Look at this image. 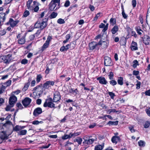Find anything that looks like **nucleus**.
Listing matches in <instances>:
<instances>
[{
	"label": "nucleus",
	"mask_w": 150,
	"mask_h": 150,
	"mask_svg": "<svg viewBox=\"0 0 150 150\" xmlns=\"http://www.w3.org/2000/svg\"><path fill=\"white\" fill-rule=\"evenodd\" d=\"M12 54H9L6 55L0 56V62H3L4 63H9L11 61L10 58Z\"/></svg>",
	"instance_id": "obj_1"
},
{
	"label": "nucleus",
	"mask_w": 150,
	"mask_h": 150,
	"mask_svg": "<svg viewBox=\"0 0 150 150\" xmlns=\"http://www.w3.org/2000/svg\"><path fill=\"white\" fill-rule=\"evenodd\" d=\"M53 99L51 98L47 99L44 103L43 106L45 107H48L49 108H55V104L52 102Z\"/></svg>",
	"instance_id": "obj_2"
},
{
	"label": "nucleus",
	"mask_w": 150,
	"mask_h": 150,
	"mask_svg": "<svg viewBox=\"0 0 150 150\" xmlns=\"http://www.w3.org/2000/svg\"><path fill=\"white\" fill-rule=\"evenodd\" d=\"M51 39V37L50 36H48V37L45 42L44 44L43 45L42 47L41 50L42 52H43L46 48L48 47L49 45Z\"/></svg>",
	"instance_id": "obj_3"
},
{
	"label": "nucleus",
	"mask_w": 150,
	"mask_h": 150,
	"mask_svg": "<svg viewBox=\"0 0 150 150\" xmlns=\"http://www.w3.org/2000/svg\"><path fill=\"white\" fill-rule=\"evenodd\" d=\"M17 100V98L14 95L11 96L9 99V104L11 107L13 106L14 104Z\"/></svg>",
	"instance_id": "obj_4"
},
{
	"label": "nucleus",
	"mask_w": 150,
	"mask_h": 150,
	"mask_svg": "<svg viewBox=\"0 0 150 150\" xmlns=\"http://www.w3.org/2000/svg\"><path fill=\"white\" fill-rule=\"evenodd\" d=\"M31 101V99L29 98L26 97L22 101V103L25 107L26 108L29 105Z\"/></svg>",
	"instance_id": "obj_5"
},
{
	"label": "nucleus",
	"mask_w": 150,
	"mask_h": 150,
	"mask_svg": "<svg viewBox=\"0 0 150 150\" xmlns=\"http://www.w3.org/2000/svg\"><path fill=\"white\" fill-rule=\"evenodd\" d=\"M104 64L105 66H111L112 65V62L110 57H105L104 58Z\"/></svg>",
	"instance_id": "obj_6"
},
{
	"label": "nucleus",
	"mask_w": 150,
	"mask_h": 150,
	"mask_svg": "<svg viewBox=\"0 0 150 150\" xmlns=\"http://www.w3.org/2000/svg\"><path fill=\"white\" fill-rule=\"evenodd\" d=\"M19 23V21L18 20H14L12 18H10L9 21L6 23V24H10L12 28L14 27Z\"/></svg>",
	"instance_id": "obj_7"
},
{
	"label": "nucleus",
	"mask_w": 150,
	"mask_h": 150,
	"mask_svg": "<svg viewBox=\"0 0 150 150\" xmlns=\"http://www.w3.org/2000/svg\"><path fill=\"white\" fill-rule=\"evenodd\" d=\"M49 8L50 10L51 11H55L58 9L59 7V6H58L57 4H54L50 2L49 4Z\"/></svg>",
	"instance_id": "obj_8"
},
{
	"label": "nucleus",
	"mask_w": 150,
	"mask_h": 150,
	"mask_svg": "<svg viewBox=\"0 0 150 150\" xmlns=\"http://www.w3.org/2000/svg\"><path fill=\"white\" fill-rule=\"evenodd\" d=\"M48 20V18H45L43 20L41 23H40V28L41 30H43L47 26Z\"/></svg>",
	"instance_id": "obj_9"
},
{
	"label": "nucleus",
	"mask_w": 150,
	"mask_h": 150,
	"mask_svg": "<svg viewBox=\"0 0 150 150\" xmlns=\"http://www.w3.org/2000/svg\"><path fill=\"white\" fill-rule=\"evenodd\" d=\"M54 82L52 81H47L43 85V87L48 88L51 86H53L54 84Z\"/></svg>",
	"instance_id": "obj_10"
},
{
	"label": "nucleus",
	"mask_w": 150,
	"mask_h": 150,
	"mask_svg": "<svg viewBox=\"0 0 150 150\" xmlns=\"http://www.w3.org/2000/svg\"><path fill=\"white\" fill-rule=\"evenodd\" d=\"M60 96L59 92H56L54 94L53 102H57L60 99Z\"/></svg>",
	"instance_id": "obj_11"
},
{
	"label": "nucleus",
	"mask_w": 150,
	"mask_h": 150,
	"mask_svg": "<svg viewBox=\"0 0 150 150\" xmlns=\"http://www.w3.org/2000/svg\"><path fill=\"white\" fill-rule=\"evenodd\" d=\"M143 42L145 45L150 44V37L147 35H145L142 38Z\"/></svg>",
	"instance_id": "obj_12"
},
{
	"label": "nucleus",
	"mask_w": 150,
	"mask_h": 150,
	"mask_svg": "<svg viewBox=\"0 0 150 150\" xmlns=\"http://www.w3.org/2000/svg\"><path fill=\"white\" fill-rule=\"evenodd\" d=\"M98 44V45H100L101 46V47L103 48H105L107 47V42L105 41H103L102 40H100Z\"/></svg>",
	"instance_id": "obj_13"
},
{
	"label": "nucleus",
	"mask_w": 150,
	"mask_h": 150,
	"mask_svg": "<svg viewBox=\"0 0 150 150\" xmlns=\"http://www.w3.org/2000/svg\"><path fill=\"white\" fill-rule=\"evenodd\" d=\"M98 45V43L95 42H92L89 44V47L90 50H93L95 49L97 46Z\"/></svg>",
	"instance_id": "obj_14"
},
{
	"label": "nucleus",
	"mask_w": 150,
	"mask_h": 150,
	"mask_svg": "<svg viewBox=\"0 0 150 150\" xmlns=\"http://www.w3.org/2000/svg\"><path fill=\"white\" fill-rule=\"evenodd\" d=\"M42 112V109L40 108H38L34 110L33 114L34 116H36L41 114Z\"/></svg>",
	"instance_id": "obj_15"
},
{
	"label": "nucleus",
	"mask_w": 150,
	"mask_h": 150,
	"mask_svg": "<svg viewBox=\"0 0 150 150\" xmlns=\"http://www.w3.org/2000/svg\"><path fill=\"white\" fill-rule=\"evenodd\" d=\"M9 135L6 134V132L4 131L0 132V138L3 140L7 139Z\"/></svg>",
	"instance_id": "obj_16"
},
{
	"label": "nucleus",
	"mask_w": 150,
	"mask_h": 150,
	"mask_svg": "<svg viewBox=\"0 0 150 150\" xmlns=\"http://www.w3.org/2000/svg\"><path fill=\"white\" fill-rule=\"evenodd\" d=\"M97 80L99 81V83L102 84H106L107 82L104 77H99L97 79Z\"/></svg>",
	"instance_id": "obj_17"
},
{
	"label": "nucleus",
	"mask_w": 150,
	"mask_h": 150,
	"mask_svg": "<svg viewBox=\"0 0 150 150\" xmlns=\"http://www.w3.org/2000/svg\"><path fill=\"white\" fill-rule=\"evenodd\" d=\"M130 48L132 50H137L138 49V47L137 42L132 41L131 44Z\"/></svg>",
	"instance_id": "obj_18"
},
{
	"label": "nucleus",
	"mask_w": 150,
	"mask_h": 150,
	"mask_svg": "<svg viewBox=\"0 0 150 150\" xmlns=\"http://www.w3.org/2000/svg\"><path fill=\"white\" fill-rule=\"evenodd\" d=\"M96 140V139L93 138L89 139H86L84 140L85 141L83 143L88 145H90L92 144L94 142V141Z\"/></svg>",
	"instance_id": "obj_19"
},
{
	"label": "nucleus",
	"mask_w": 150,
	"mask_h": 150,
	"mask_svg": "<svg viewBox=\"0 0 150 150\" xmlns=\"http://www.w3.org/2000/svg\"><path fill=\"white\" fill-rule=\"evenodd\" d=\"M11 114H9L8 116L5 119L7 120L6 122L4 125V126H6L7 125H11L12 124V123L10 121H8L11 118Z\"/></svg>",
	"instance_id": "obj_20"
},
{
	"label": "nucleus",
	"mask_w": 150,
	"mask_h": 150,
	"mask_svg": "<svg viewBox=\"0 0 150 150\" xmlns=\"http://www.w3.org/2000/svg\"><path fill=\"white\" fill-rule=\"evenodd\" d=\"M120 140V138L118 136H113L111 139V141L113 143L117 144Z\"/></svg>",
	"instance_id": "obj_21"
},
{
	"label": "nucleus",
	"mask_w": 150,
	"mask_h": 150,
	"mask_svg": "<svg viewBox=\"0 0 150 150\" xmlns=\"http://www.w3.org/2000/svg\"><path fill=\"white\" fill-rule=\"evenodd\" d=\"M32 2V0H29L27 2L26 4L27 8L29 10H32L33 9V7L30 6Z\"/></svg>",
	"instance_id": "obj_22"
},
{
	"label": "nucleus",
	"mask_w": 150,
	"mask_h": 150,
	"mask_svg": "<svg viewBox=\"0 0 150 150\" xmlns=\"http://www.w3.org/2000/svg\"><path fill=\"white\" fill-rule=\"evenodd\" d=\"M25 127V126H21L17 125L15 127H13V129L14 131L18 132L23 129Z\"/></svg>",
	"instance_id": "obj_23"
},
{
	"label": "nucleus",
	"mask_w": 150,
	"mask_h": 150,
	"mask_svg": "<svg viewBox=\"0 0 150 150\" xmlns=\"http://www.w3.org/2000/svg\"><path fill=\"white\" fill-rule=\"evenodd\" d=\"M78 92V91L77 89H75L74 90L73 88H71L69 89V92L71 94H72L74 96H76Z\"/></svg>",
	"instance_id": "obj_24"
},
{
	"label": "nucleus",
	"mask_w": 150,
	"mask_h": 150,
	"mask_svg": "<svg viewBox=\"0 0 150 150\" xmlns=\"http://www.w3.org/2000/svg\"><path fill=\"white\" fill-rule=\"evenodd\" d=\"M33 90L35 91L37 90L38 92H39L41 93H42L43 91V88L40 86H38L35 87Z\"/></svg>",
	"instance_id": "obj_25"
},
{
	"label": "nucleus",
	"mask_w": 150,
	"mask_h": 150,
	"mask_svg": "<svg viewBox=\"0 0 150 150\" xmlns=\"http://www.w3.org/2000/svg\"><path fill=\"white\" fill-rule=\"evenodd\" d=\"M18 43L21 45H23L24 44L25 42V40L24 37H23L21 38H18Z\"/></svg>",
	"instance_id": "obj_26"
},
{
	"label": "nucleus",
	"mask_w": 150,
	"mask_h": 150,
	"mask_svg": "<svg viewBox=\"0 0 150 150\" xmlns=\"http://www.w3.org/2000/svg\"><path fill=\"white\" fill-rule=\"evenodd\" d=\"M104 147V145L103 144L102 145H96L95 147L94 150H102Z\"/></svg>",
	"instance_id": "obj_27"
},
{
	"label": "nucleus",
	"mask_w": 150,
	"mask_h": 150,
	"mask_svg": "<svg viewBox=\"0 0 150 150\" xmlns=\"http://www.w3.org/2000/svg\"><path fill=\"white\" fill-rule=\"evenodd\" d=\"M5 13H0V20H1L2 21L4 22L5 19Z\"/></svg>",
	"instance_id": "obj_28"
},
{
	"label": "nucleus",
	"mask_w": 150,
	"mask_h": 150,
	"mask_svg": "<svg viewBox=\"0 0 150 150\" xmlns=\"http://www.w3.org/2000/svg\"><path fill=\"white\" fill-rule=\"evenodd\" d=\"M118 27L117 26H114L112 28L111 32L113 34H115L118 30Z\"/></svg>",
	"instance_id": "obj_29"
},
{
	"label": "nucleus",
	"mask_w": 150,
	"mask_h": 150,
	"mask_svg": "<svg viewBox=\"0 0 150 150\" xmlns=\"http://www.w3.org/2000/svg\"><path fill=\"white\" fill-rule=\"evenodd\" d=\"M123 79L121 77H120L118 78L117 82L120 85H122L123 84Z\"/></svg>",
	"instance_id": "obj_30"
},
{
	"label": "nucleus",
	"mask_w": 150,
	"mask_h": 150,
	"mask_svg": "<svg viewBox=\"0 0 150 150\" xmlns=\"http://www.w3.org/2000/svg\"><path fill=\"white\" fill-rule=\"evenodd\" d=\"M57 15V13L55 12H52L51 14L50 15V18L51 19L53 18H56Z\"/></svg>",
	"instance_id": "obj_31"
},
{
	"label": "nucleus",
	"mask_w": 150,
	"mask_h": 150,
	"mask_svg": "<svg viewBox=\"0 0 150 150\" xmlns=\"http://www.w3.org/2000/svg\"><path fill=\"white\" fill-rule=\"evenodd\" d=\"M30 84V83L29 82L26 83L25 84L24 87L23 88L22 90L24 91H25L27 90L28 89Z\"/></svg>",
	"instance_id": "obj_32"
},
{
	"label": "nucleus",
	"mask_w": 150,
	"mask_h": 150,
	"mask_svg": "<svg viewBox=\"0 0 150 150\" xmlns=\"http://www.w3.org/2000/svg\"><path fill=\"white\" fill-rule=\"evenodd\" d=\"M118 123V121L112 122L109 121L108 123V124L109 125H117Z\"/></svg>",
	"instance_id": "obj_33"
},
{
	"label": "nucleus",
	"mask_w": 150,
	"mask_h": 150,
	"mask_svg": "<svg viewBox=\"0 0 150 150\" xmlns=\"http://www.w3.org/2000/svg\"><path fill=\"white\" fill-rule=\"evenodd\" d=\"M150 125V122L148 121L145 122L144 124V127L145 128H148L149 127Z\"/></svg>",
	"instance_id": "obj_34"
},
{
	"label": "nucleus",
	"mask_w": 150,
	"mask_h": 150,
	"mask_svg": "<svg viewBox=\"0 0 150 150\" xmlns=\"http://www.w3.org/2000/svg\"><path fill=\"white\" fill-rule=\"evenodd\" d=\"M6 86L2 85L0 88V94H1L3 93L6 89Z\"/></svg>",
	"instance_id": "obj_35"
},
{
	"label": "nucleus",
	"mask_w": 150,
	"mask_h": 150,
	"mask_svg": "<svg viewBox=\"0 0 150 150\" xmlns=\"http://www.w3.org/2000/svg\"><path fill=\"white\" fill-rule=\"evenodd\" d=\"M27 132V131L26 130H21L18 133V134L19 135H25L26 134Z\"/></svg>",
	"instance_id": "obj_36"
},
{
	"label": "nucleus",
	"mask_w": 150,
	"mask_h": 150,
	"mask_svg": "<svg viewBox=\"0 0 150 150\" xmlns=\"http://www.w3.org/2000/svg\"><path fill=\"white\" fill-rule=\"evenodd\" d=\"M60 0H52L51 2L55 4H57L58 6H60Z\"/></svg>",
	"instance_id": "obj_37"
},
{
	"label": "nucleus",
	"mask_w": 150,
	"mask_h": 150,
	"mask_svg": "<svg viewBox=\"0 0 150 150\" xmlns=\"http://www.w3.org/2000/svg\"><path fill=\"white\" fill-rule=\"evenodd\" d=\"M122 16L124 18H126L127 17V16L126 15V14L125 13V12H124V8L123 6H122Z\"/></svg>",
	"instance_id": "obj_38"
},
{
	"label": "nucleus",
	"mask_w": 150,
	"mask_h": 150,
	"mask_svg": "<svg viewBox=\"0 0 150 150\" xmlns=\"http://www.w3.org/2000/svg\"><path fill=\"white\" fill-rule=\"evenodd\" d=\"M139 145L140 146H144L145 144V142L144 141L142 140H140L138 142Z\"/></svg>",
	"instance_id": "obj_39"
},
{
	"label": "nucleus",
	"mask_w": 150,
	"mask_h": 150,
	"mask_svg": "<svg viewBox=\"0 0 150 150\" xmlns=\"http://www.w3.org/2000/svg\"><path fill=\"white\" fill-rule=\"evenodd\" d=\"M70 136V134L69 135L65 134L62 137V138L63 139H67L70 138L71 137Z\"/></svg>",
	"instance_id": "obj_40"
},
{
	"label": "nucleus",
	"mask_w": 150,
	"mask_h": 150,
	"mask_svg": "<svg viewBox=\"0 0 150 150\" xmlns=\"http://www.w3.org/2000/svg\"><path fill=\"white\" fill-rule=\"evenodd\" d=\"M133 67L134 68L136 67L137 65H139L138 62L137 60H134L133 62Z\"/></svg>",
	"instance_id": "obj_41"
},
{
	"label": "nucleus",
	"mask_w": 150,
	"mask_h": 150,
	"mask_svg": "<svg viewBox=\"0 0 150 150\" xmlns=\"http://www.w3.org/2000/svg\"><path fill=\"white\" fill-rule=\"evenodd\" d=\"M57 22L60 24H63L65 23V21L64 19L59 18L57 20Z\"/></svg>",
	"instance_id": "obj_42"
},
{
	"label": "nucleus",
	"mask_w": 150,
	"mask_h": 150,
	"mask_svg": "<svg viewBox=\"0 0 150 150\" xmlns=\"http://www.w3.org/2000/svg\"><path fill=\"white\" fill-rule=\"evenodd\" d=\"M117 112L118 111H116V110L115 109H111L108 110L107 111V113H108L109 114H110L112 112Z\"/></svg>",
	"instance_id": "obj_43"
},
{
	"label": "nucleus",
	"mask_w": 150,
	"mask_h": 150,
	"mask_svg": "<svg viewBox=\"0 0 150 150\" xmlns=\"http://www.w3.org/2000/svg\"><path fill=\"white\" fill-rule=\"evenodd\" d=\"M30 14L29 12L27 10L25 11L23 14V16L24 17H26Z\"/></svg>",
	"instance_id": "obj_44"
},
{
	"label": "nucleus",
	"mask_w": 150,
	"mask_h": 150,
	"mask_svg": "<svg viewBox=\"0 0 150 150\" xmlns=\"http://www.w3.org/2000/svg\"><path fill=\"white\" fill-rule=\"evenodd\" d=\"M80 132H75L74 133H70L71 136V137H74L80 134Z\"/></svg>",
	"instance_id": "obj_45"
},
{
	"label": "nucleus",
	"mask_w": 150,
	"mask_h": 150,
	"mask_svg": "<svg viewBox=\"0 0 150 150\" xmlns=\"http://www.w3.org/2000/svg\"><path fill=\"white\" fill-rule=\"evenodd\" d=\"M110 22L112 25L115 24L116 23L115 19L113 18H111L110 20Z\"/></svg>",
	"instance_id": "obj_46"
},
{
	"label": "nucleus",
	"mask_w": 150,
	"mask_h": 150,
	"mask_svg": "<svg viewBox=\"0 0 150 150\" xmlns=\"http://www.w3.org/2000/svg\"><path fill=\"white\" fill-rule=\"evenodd\" d=\"M16 106L19 109H22L23 108V106L20 103H18L16 104Z\"/></svg>",
	"instance_id": "obj_47"
},
{
	"label": "nucleus",
	"mask_w": 150,
	"mask_h": 150,
	"mask_svg": "<svg viewBox=\"0 0 150 150\" xmlns=\"http://www.w3.org/2000/svg\"><path fill=\"white\" fill-rule=\"evenodd\" d=\"M109 78L110 80H112L113 79L114 74L112 72H110L108 75Z\"/></svg>",
	"instance_id": "obj_48"
},
{
	"label": "nucleus",
	"mask_w": 150,
	"mask_h": 150,
	"mask_svg": "<svg viewBox=\"0 0 150 150\" xmlns=\"http://www.w3.org/2000/svg\"><path fill=\"white\" fill-rule=\"evenodd\" d=\"M42 78V76L40 75H38L37 76V78H36V81L38 83L39 82L40 80Z\"/></svg>",
	"instance_id": "obj_49"
},
{
	"label": "nucleus",
	"mask_w": 150,
	"mask_h": 150,
	"mask_svg": "<svg viewBox=\"0 0 150 150\" xmlns=\"http://www.w3.org/2000/svg\"><path fill=\"white\" fill-rule=\"evenodd\" d=\"M76 141L79 144H81L82 139L81 138H78L75 139Z\"/></svg>",
	"instance_id": "obj_50"
},
{
	"label": "nucleus",
	"mask_w": 150,
	"mask_h": 150,
	"mask_svg": "<svg viewBox=\"0 0 150 150\" xmlns=\"http://www.w3.org/2000/svg\"><path fill=\"white\" fill-rule=\"evenodd\" d=\"M110 84L114 86L117 84V82L115 80H111L110 81Z\"/></svg>",
	"instance_id": "obj_51"
},
{
	"label": "nucleus",
	"mask_w": 150,
	"mask_h": 150,
	"mask_svg": "<svg viewBox=\"0 0 150 150\" xmlns=\"http://www.w3.org/2000/svg\"><path fill=\"white\" fill-rule=\"evenodd\" d=\"M34 28H40V22L37 21L35 24Z\"/></svg>",
	"instance_id": "obj_52"
},
{
	"label": "nucleus",
	"mask_w": 150,
	"mask_h": 150,
	"mask_svg": "<svg viewBox=\"0 0 150 150\" xmlns=\"http://www.w3.org/2000/svg\"><path fill=\"white\" fill-rule=\"evenodd\" d=\"M108 94L109 96H110L111 99H113L114 98V97L115 96L114 93H113L112 92H109Z\"/></svg>",
	"instance_id": "obj_53"
},
{
	"label": "nucleus",
	"mask_w": 150,
	"mask_h": 150,
	"mask_svg": "<svg viewBox=\"0 0 150 150\" xmlns=\"http://www.w3.org/2000/svg\"><path fill=\"white\" fill-rule=\"evenodd\" d=\"M21 62L22 64H25L28 63V61L26 59H23L22 60Z\"/></svg>",
	"instance_id": "obj_54"
},
{
	"label": "nucleus",
	"mask_w": 150,
	"mask_h": 150,
	"mask_svg": "<svg viewBox=\"0 0 150 150\" xmlns=\"http://www.w3.org/2000/svg\"><path fill=\"white\" fill-rule=\"evenodd\" d=\"M100 13H98L96 15V16L94 18L93 21H96L97 20L98 18L100 16Z\"/></svg>",
	"instance_id": "obj_55"
},
{
	"label": "nucleus",
	"mask_w": 150,
	"mask_h": 150,
	"mask_svg": "<svg viewBox=\"0 0 150 150\" xmlns=\"http://www.w3.org/2000/svg\"><path fill=\"white\" fill-rule=\"evenodd\" d=\"M146 112L148 116H150V107L146 109Z\"/></svg>",
	"instance_id": "obj_56"
},
{
	"label": "nucleus",
	"mask_w": 150,
	"mask_h": 150,
	"mask_svg": "<svg viewBox=\"0 0 150 150\" xmlns=\"http://www.w3.org/2000/svg\"><path fill=\"white\" fill-rule=\"evenodd\" d=\"M132 5L133 7H135L136 6L137 2L135 0H132Z\"/></svg>",
	"instance_id": "obj_57"
},
{
	"label": "nucleus",
	"mask_w": 150,
	"mask_h": 150,
	"mask_svg": "<svg viewBox=\"0 0 150 150\" xmlns=\"http://www.w3.org/2000/svg\"><path fill=\"white\" fill-rule=\"evenodd\" d=\"M42 121L39 122L38 120L34 121L33 122L32 124L33 125H38L40 123H42Z\"/></svg>",
	"instance_id": "obj_58"
},
{
	"label": "nucleus",
	"mask_w": 150,
	"mask_h": 150,
	"mask_svg": "<svg viewBox=\"0 0 150 150\" xmlns=\"http://www.w3.org/2000/svg\"><path fill=\"white\" fill-rule=\"evenodd\" d=\"M108 24L107 23L106 25H105L104 28L102 30V31L104 32L105 31L107 30L108 28Z\"/></svg>",
	"instance_id": "obj_59"
},
{
	"label": "nucleus",
	"mask_w": 150,
	"mask_h": 150,
	"mask_svg": "<svg viewBox=\"0 0 150 150\" xmlns=\"http://www.w3.org/2000/svg\"><path fill=\"white\" fill-rule=\"evenodd\" d=\"M70 4V2L69 0H67L65 3L64 6L66 7H68Z\"/></svg>",
	"instance_id": "obj_60"
},
{
	"label": "nucleus",
	"mask_w": 150,
	"mask_h": 150,
	"mask_svg": "<svg viewBox=\"0 0 150 150\" xmlns=\"http://www.w3.org/2000/svg\"><path fill=\"white\" fill-rule=\"evenodd\" d=\"M74 43L71 42V43L70 44H67V45H66L65 46V47L66 48V50H68L70 47V46L72 44H73Z\"/></svg>",
	"instance_id": "obj_61"
},
{
	"label": "nucleus",
	"mask_w": 150,
	"mask_h": 150,
	"mask_svg": "<svg viewBox=\"0 0 150 150\" xmlns=\"http://www.w3.org/2000/svg\"><path fill=\"white\" fill-rule=\"evenodd\" d=\"M129 128L131 132H134L135 131V130L133 128V127L132 126L129 127Z\"/></svg>",
	"instance_id": "obj_62"
},
{
	"label": "nucleus",
	"mask_w": 150,
	"mask_h": 150,
	"mask_svg": "<svg viewBox=\"0 0 150 150\" xmlns=\"http://www.w3.org/2000/svg\"><path fill=\"white\" fill-rule=\"evenodd\" d=\"M11 80H8L6 82V83L5 84L6 85V86H8L11 85Z\"/></svg>",
	"instance_id": "obj_63"
},
{
	"label": "nucleus",
	"mask_w": 150,
	"mask_h": 150,
	"mask_svg": "<svg viewBox=\"0 0 150 150\" xmlns=\"http://www.w3.org/2000/svg\"><path fill=\"white\" fill-rule=\"evenodd\" d=\"M145 94L146 96H150V89L146 91L145 92Z\"/></svg>",
	"instance_id": "obj_64"
}]
</instances>
